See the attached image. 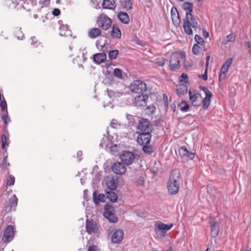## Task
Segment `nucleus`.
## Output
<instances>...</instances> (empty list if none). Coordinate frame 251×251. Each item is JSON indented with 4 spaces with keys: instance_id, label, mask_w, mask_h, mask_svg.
Segmentation results:
<instances>
[{
    "instance_id": "nucleus-1",
    "label": "nucleus",
    "mask_w": 251,
    "mask_h": 251,
    "mask_svg": "<svg viewBox=\"0 0 251 251\" xmlns=\"http://www.w3.org/2000/svg\"><path fill=\"white\" fill-rule=\"evenodd\" d=\"M182 6L184 10L186 11L185 18L183 19V27L185 33L192 35V28L196 29L199 27L197 21L192 14L193 11V4L189 2H185Z\"/></svg>"
},
{
    "instance_id": "nucleus-2",
    "label": "nucleus",
    "mask_w": 251,
    "mask_h": 251,
    "mask_svg": "<svg viewBox=\"0 0 251 251\" xmlns=\"http://www.w3.org/2000/svg\"><path fill=\"white\" fill-rule=\"evenodd\" d=\"M181 180L179 170L176 169L172 171L168 183V190L171 195L176 194L179 189Z\"/></svg>"
},
{
    "instance_id": "nucleus-3",
    "label": "nucleus",
    "mask_w": 251,
    "mask_h": 251,
    "mask_svg": "<svg viewBox=\"0 0 251 251\" xmlns=\"http://www.w3.org/2000/svg\"><path fill=\"white\" fill-rule=\"evenodd\" d=\"M185 56L183 53L174 52L171 56L170 68L172 71L179 69L180 63L185 61Z\"/></svg>"
},
{
    "instance_id": "nucleus-4",
    "label": "nucleus",
    "mask_w": 251,
    "mask_h": 251,
    "mask_svg": "<svg viewBox=\"0 0 251 251\" xmlns=\"http://www.w3.org/2000/svg\"><path fill=\"white\" fill-rule=\"evenodd\" d=\"M147 85L143 81L136 80L130 86V91L137 94H144L147 90Z\"/></svg>"
},
{
    "instance_id": "nucleus-5",
    "label": "nucleus",
    "mask_w": 251,
    "mask_h": 251,
    "mask_svg": "<svg viewBox=\"0 0 251 251\" xmlns=\"http://www.w3.org/2000/svg\"><path fill=\"white\" fill-rule=\"evenodd\" d=\"M152 125L150 122L146 119L141 118L138 124L137 132H152Z\"/></svg>"
},
{
    "instance_id": "nucleus-6",
    "label": "nucleus",
    "mask_w": 251,
    "mask_h": 251,
    "mask_svg": "<svg viewBox=\"0 0 251 251\" xmlns=\"http://www.w3.org/2000/svg\"><path fill=\"white\" fill-rule=\"evenodd\" d=\"M18 199L16 195L14 194L12 198L6 201L4 204L3 209L1 210V214L5 215L7 213L11 211L12 209L15 210V208L17 205Z\"/></svg>"
},
{
    "instance_id": "nucleus-7",
    "label": "nucleus",
    "mask_w": 251,
    "mask_h": 251,
    "mask_svg": "<svg viewBox=\"0 0 251 251\" xmlns=\"http://www.w3.org/2000/svg\"><path fill=\"white\" fill-rule=\"evenodd\" d=\"M97 24L99 27L106 30L110 28L112 22L106 15L102 14L98 17Z\"/></svg>"
},
{
    "instance_id": "nucleus-8",
    "label": "nucleus",
    "mask_w": 251,
    "mask_h": 251,
    "mask_svg": "<svg viewBox=\"0 0 251 251\" xmlns=\"http://www.w3.org/2000/svg\"><path fill=\"white\" fill-rule=\"evenodd\" d=\"M189 100L194 106L198 107L201 103V95L197 90H193L189 91Z\"/></svg>"
},
{
    "instance_id": "nucleus-9",
    "label": "nucleus",
    "mask_w": 251,
    "mask_h": 251,
    "mask_svg": "<svg viewBox=\"0 0 251 251\" xmlns=\"http://www.w3.org/2000/svg\"><path fill=\"white\" fill-rule=\"evenodd\" d=\"M120 158L124 164L130 165L134 160L135 155L131 151H124L120 155Z\"/></svg>"
},
{
    "instance_id": "nucleus-10",
    "label": "nucleus",
    "mask_w": 251,
    "mask_h": 251,
    "mask_svg": "<svg viewBox=\"0 0 251 251\" xmlns=\"http://www.w3.org/2000/svg\"><path fill=\"white\" fill-rule=\"evenodd\" d=\"M85 225L86 231L89 234L100 232L99 226L93 220L87 219Z\"/></svg>"
},
{
    "instance_id": "nucleus-11",
    "label": "nucleus",
    "mask_w": 251,
    "mask_h": 251,
    "mask_svg": "<svg viewBox=\"0 0 251 251\" xmlns=\"http://www.w3.org/2000/svg\"><path fill=\"white\" fill-rule=\"evenodd\" d=\"M200 88L201 90L203 91L205 94V98L203 99V108L204 109H207L210 105L211 102V99L212 97V94L208 88L205 86H201Z\"/></svg>"
},
{
    "instance_id": "nucleus-12",
    "label": "nucleus",
    "mask_w": 251,
    "mask_h": 251,
    "mask_svg": "<svg viewBox=\"0 0 251 251\" xmlns=\"http://www.w3.org/2000/svg\"><path fill=\"white\" fill-rule=\"evenodd\" d=\"M14 232L13 226L12 225L7 226L3 233L2 241L5 243H9L13 239Z\"/></svg>"
},
{
    "instance_id": "nucleus-13",
    "label": "nucleus",
    "mask_w": 251,
    "mask_h": 251,
    "mask_svg": "<svg viewBox=\"0 0 251 251\" xmlns=\"http://www.w3.org/2000/svg\"><path fill=\"white\" fill-rule=\"evenodd\" d=\"M138 136L137 142L141 145L149 144L151 140V133L150 132H138Z\"/></svg>"
},
{
    "instance_id": "nucleus-14",
    "label": "nucleus",
    "mask_w": 251,
    "mask_h": 251,
    "mask_svg": "<svg viewBox=\"0 0 251 251\" xmlns=\"http://www.w3.org/2000/svg\"><path fill=\"white\" fill-rule=\"evenodd\" d=\"M120 90L116 89L114 91L107 89V93L110 98H115L125 96L127 94L126 88L125 86H120Z\"/></svg>"
},
{
    "instance_id": "nucleus-15",
    "label": "nucleus",
    "mask_w": 251,
    "mask_h": 251,
    "mask_svg": "<svg viewBox=\"0 0 251 251\" xmlns=\"http://www.w3.org/2000/svg\"><path fill=\"white\" fill-rule=\"evenodd\" d=\"M173 226V224L166 225L163 223H160L156 225L155 233L156 234H159L161 236H164L166 231L171 229Z\"/></svg>"
},
{
    "instance_id": "nucleus-16",
    "label": "nucleus",
    "mask_w": 251,
    "mask_h": 251,
    "mask_svg": "<svg viewBox=\"0 0 251 251\" xmlns=\"http://www.w3.org/2000/svg\"><path fill=\"white\" fill-rule=\"evenodd\" d=\"M178 151L180 156L184 160H192L195 157V153L189 151L185 146L180 147Z\"/></svg>"
},
{
    "instance_id": "nucleus-17",
    "label": "nucleus",
    "mask_w": 251,
    "mask_h": 251,
    "mask_svg": "<svg viewBox=\"0 0 251 251\" xmlns=\"http://www.w3.org/2000/svg\"><path fill=\"white\" fill-rule=\"evenodd\" d=\"M110 208L111 207L107 204L104 207L103 216L109 222L115 223L117 222L118 219V217L115 216V214L110 211Z\"/></svg>"
},
{
    "instance_id": "nucleus-18",
    "label": "nucleus",
    "mask_w": 251,
    "mask_h": 251,
    "mask_svg": "<svg viewBox=\"0 0 251 251\" xmlns=\"http://www.w3.org/2000/svg\"><path fill=\"white\" fill-rule=\"evenodd\" d=\"M209 224L211 228V236L213 238H215L218 235L219 226L214 217H211L210 218Z\"/></svg>"
},
{
    "instance_id": "nucleus-19",
    "label": "nucleus",
    "mask_w": 251,
    "mask_h": 251,
    "mask_svg": "<svg viewBox=\"0 0 251 251\" xmlns=\"http://www.w3.org/2000/svg\"><path fill=\"white\" fill-rule=\"evenodd\" d=\"M113 172L117 175H122L125 173L126 168L123 162H115L112 166Z\"/></svg>"
},
{
    "instance_id": "nucleus-20",
    "label": "nucleus",
    "mask_w": 251,
    "mask_h": 251,
    "mask_svg": "<svg viewBox=\"0 0 251 251\" xmlns=\"http://www.w3.org/2000/svg\"><path fill=\"white\" fill-rule=\"evenodd\" d=\"M134 98L133 103L136 106H145L146 105L148 96L145 94H138Z\"/></svg>"
},
{
    "instance_id": "nucleus-21",
    "label": "nucleus",
    "mask_w": 251,
    "mask_h": 251,
    "mask_svg": "<svg viewBox=\"0 0 251 251\" xmlns=\"http://www.w3.org/2000/svg\"><path fill=\"white\" fill-rule=\"evenodd\" d=\"M124 236V231L122 229H117L111 236V242L113 243H118L121 242Z\"/></svg>"
},
{
    "instance_id": "nucleus-22",
    "label": "nucleus",
    "mask_w": 251,
    "mask_h": 251,
    "mask_svg": "<svg viewBox=\"0 0 251 251\" xmlns=\"http://www.w3.org/2000/svg\"><path fill=\"white\" fill-rule=\"evenodd\" d=\"M171 13L174 24L176 26H178L180 23V20L177 9L176 7H173Z\"/></svg>"
},
{
    "instance_id": "nucleus-23",
    "label": "nucleus",
    "mask_w": 251,
    "mask_h": 251,
    "mask_svg": "<svg viewBox=\"0 0 251 251\" xmlns=\"http://www.w3.org/2000/svg\"><path fill=\"white\" fill-rule=\"evenodd\" d=\"M105 183L107 186V190H115L117 187L118 182L114 177H107L105 179Z\"/></svg>"
},
{
    "instance_id": "nucleus-24",
    "label": "nucleus",
    "mask_w": 251,
    "mask_h": 251,
    "mask_svg": "<svg viewBox=\"0 0 251 251\" xmlns=\"http://www.w3.org/2000/svg\"><path fill=\"white\" fill-rule=\"evenodd\" d=\"M102 6L104 9L114 10L116 7L115 0H103Z\"/></svg>"
},
{
    "instance_id": "nucleus-25",
    "label": "nucleus",
    "mask_w": 251,
    "mask_h": 251,
    "mask_svg": "<svg viewBox=\"0 0 251 251\" xmlns=\"http://www.w3.org/2000/svg\"><path fill=\"white\" fill-rule=\"evenodd\" d=\"M60 35L61 36H71L72 31L67 25L62 24L60 26Z\"/></svg>"
},
{
    "instance_id": "nucleus-26",
    "label": "nucleus",
    "mask_w": 251,
    "mask_h": 251,
    "mask_svg": "<svg viewBox=\"0 0 251 251\" xmlns=\"http://www.w3.org/2000/svg\"><path fill=\"white\" fill-rule=\"evenodd\" d=\"M106 59V55L104 52L97 53L93 56L94 61L98 64L104 62Z\"/></svg>"
},
{
    "instance_id": "nucleus-27",
    "label": "nucleus",
    "mask_w": 251,
    "mask_h": 251,
    "mask_svg": "<svg viewBox=\"0 0 251 251\" xmlns=\"http://www.w3.org/2000/svg\"><path fill=\"white\" fill-rule=\"evenodd\" d=\"M117 17L123 24H127L129 23L130 18L129 15L126 12L121 11L118 13Z\"/></svg>"
},
{
    "instance_id": "nucleus-28",
    "label": "nucleus",
    "mask_w": 251,
    "mask_h": 251,
    "mask_svg": "<svg viewBox=\"0 0 251 251\" xmlns=\"http://www.w3.org/2000/svg\"><path fill=\"white\" fill-rule=\"evenodd\" d=\"M93 199L94 203L97 205L100 202H104L105 201V195L103 194H100L97 197V193L95 191L93 194Z\"/></svg>"
},
{
    "instance_id": "nucleus-29",
    "label": "nucleus",
    "mask_w": 251,
    "mask_h": 251,
    "mask_svg": "<svg viewBox=\"0 0 251 251\" xmlns=\"http://www.w3.org/2000/svg\"><path fill=\"white\" fill-rule=\"evenodd\" d=\"M114 190H105V193L107 195V198L110 201L114 202H116L118 199L117 195L113 191Z\"/></svg>"
},
{
    "instance_id": "nucleus-30",
    "label": "nucleus",
    "mask_w": 251,
    "mask_h": 251,
    "mask_svg": "<svg viewBox=\"0 0 251 251\" xmlns=\"http://www.w3.org/2000/svg\"><path fill=\"white\" fill-rule=\"evenodd\" d=\"M121 31L118 25L116 24L113 25L111 35L113 38L119 39L121 37Z\"/></svg>"
},
{
    "instance_id": "nucleus-31",
    "label": "nucleus",
    "mask_w": 251,
    "mask_h": 251,
    "mask_svg": "<svg viewBox=\"0 0 251 251\" xmlns=\"http://www.w3.org/2000/svg\"><path fill=\"white\" fill-rule=\"evenodd\" d=\"M122 8L127 11L132 8V3L130 0H121Z\"/></svg>"
},
{
    "instance_id": "nucleus-32",
    "label": "nucleus",
    "mask_w": 251,
    "mask_h": 251,
    "mask_svg": "<svg viewBox=\"0 0 251 251\" xmlns=\"http://www.w3.org/2000/svg\"><path fill=\"white\" fill-rule=\"evenodd\" d=\"M101 34V30L98 28L91 29L88 33V35L91 38H95Z\"/></svg>"
},
{
    "instance_id": "nucleus-33",
    "label": "nucleus",
    "mask_w": 251,
    "mask_h": 251,
    "mask_svg": "<svg viewBox=\"0 0 251 251\" xmlns=\"http://www.w3.org/2000/svg\"><path fill=\"white\" fill-rule=\"evenodd\" d=\"M232 62V58H229L222 66L220 72L222 73H226L228 71L229 67L230 66Z\"/></svg>"
},
{
    "instance_id": "nucleus-34",
    "label": "nucleus",
    "mask_w": 251,
    "mask_h": 251,
    "mask_svg": "<svg viewBox=\"0 0 251 251\" xmlns=\"http://www.w3.org/2000/svg\"><path fill=\"white\" fill-rule=\"evenodd\" d=\"M187 86L186 84H180L176 89L177 93L178 95H184L187 92Z\"/></svg>"
},
{
    "instance_id": "nucleus-35",
    "label": "nucleus",
    "mask_w": 251,
    "mask_h": 251,
    "mask_svg": "<svg viewBox=\"0 0 251 251\" xmlns=\"http://www.w3.org/2000/svg\"><path fill=\"white\" fill-rule=\"evenodd\" d=\"M178 106L180 107V109L181 111L186 112L189 108V104L186 101H182L179 103Z\"/></svg>"
},
{
    "instance_id": "nucleus-36",
    "label": "nucleus",
    "mask_w": 251,
    "mask_h": 251,
    "mask_svg": "<svg viewBox=\"0 0 251 251\" xmlns=\"http://www.w3.org/2000/svg\"><path fill=\"white\" fill-rule=\"evenodd\" d=\"M119 53V50H112L109 52V58L110 59H115L117 58Z\"/></svg>"
},
{
    "instance_id": "nucleus-37",
    "label": "nucleus",
    "mask_w": 251,
    "mask_h": 251,
    "mask_svg": "<svg viewBox=\"0 0 251 251\" xmlns=\"http://www.w3.org/2000/svg\"><path fill=\"white\" fill-rule=\"evenodd\" d=\"M15 34L18 39L22 40L24 37V34L21 31V28H17L15 31Z\"/></svg>"
},
{
    "instance_id": "nucleus-38",
    "label": "nucleus",
    "mask_w": 251,
    "mask_h": 251,
    "mask_svg": "<svg viewBox=\"0 0 251 251\" xmlns=\"http://www.w3.org/2000/svg\"><path fill=\"white\" fill-rule=\"evenodd\" d=\"M142 149L144 152L150 154L152 153L153 151L152 147L147 145H144Z\"/></svg>"
},
{
    "instance_id": "nucleus-39",
    "label": "nucleus",
    "mask_w": 251,
    "mask_h": 251,
    "mask_svg": "<svg viewBox=\"0 0 251 251\" xmlns=\"http://www.w3.org/2000/svg\"><path fill=\"white\" fill-rule=\"evenodd\" d=\"M32 6L33 3H31V4L29 5L28 0H25L23 3V8L25 9L27 11H30L31 7H32Z\"/></svg>"
},
{
    "instance_id": "nucleus-40",
    "label": "nucleus",
    "mask_w": 251,
    "mask_h": 251,
    "mask_svg": "<svg viewBox=\"0 0 251 251\" xmlns=\"http://www.w3.org/2000/svg\"><path fill=\"white\" fill-rule=\"evenodd\" d=\"M10 166V163L7 162V156L5 157L2 161L1 167L3 170L7 169Z\"/></svg>"
},
{
    "instance_id": "nucleus-41",
    "label": "nucleus",
    "mask_w": 251,
    "mask_h": 251,
    "mask_svg": "<svg viewBox=\"0 0 251 251\" xmlns=\"http://www.w3.org/2000/svg\"><path fill=\"white\" fill-rule=\"evenodd\" d=\"M0 106L1 107L2 110L7 113V103L6 101L4 99V98L3 97L2 100H1L0 103Z\"/></svg>"
},
{
    "instance_id": "nucleus-42",
    "label": "nucleus",
    "mask_w": 251,
    "mask_h": 251,
    "mask_svg": "<svg viewBox=\"0 0 251 251\" xmlns=\"http://www.w3.org/2000/svg\"><path fill=\"white\" fill-rule=\"evenodd\" d=\"M235 40V35L234 34H230L226 37L224 41H225L226 43H227V42H234Z\"/></svg>"
},
{
    "instance_id": "nucleus-43",
    "label": "nucleus",
    "mask_w": 251,
    "mask_h": 251,
    "mask_svg": "<svg viewBox=\"0 0 251 251\" xmlns=\"http://www.w3.org/2000/svg\"><path fill=\"white\" fill-rule=\"evenodd\" d=\"M1 119L5 125H7L10 121V118L8 115V112L6 113L5 112L2 114Z\"/></svg>"
},
{
    "instance_id": "nucleus-44",
    "label": "nucleus",
    "mask_w": 251,
    "mask_h": 251,
    "mask_svg": "<svg viewBox=\"0 0 251 251\" xmlns=\"http://www.w3.org/2000/svg\"><path fill=\"white\" fill-rule=\"evenodd\" d=\"M201 47L198 44H195L192 48V51L195 55H198L200 53Z\"/></svg>"
},
{
    "instance_id": "nucleus-45",
    "label": "nucleus",
    "mask_w": 251,
    "mask_h": 251,
    "mask_svg": "<svg viewBox=\"0 0 251 251\" xmlns=\"http://www.w3.org/2000/svg\"><path fill=\"white\" fill-rule=\"evenodd\" d=\"M114 75L119 78H122V70L119 68H116L114 70Z\"/></svg>"
},
{
    "instance_id": "nucleus-46",
    "label": "nucleus",
    "mask_w": 251,
    "mask_h": 251,
    "mask_svg": "<svg viewBox=\"0 0 251 251\" xmlns=\"http://www.w3.org/2000/svg\"><path fill=\"white\" fill-rule=\"evenodd\" d=\"M195 38L198 44L202 45L204 43V40L200 35H196Z\"/></svg>"
},
{
    "instance_id": "nucleus-47",
    "label": "nucleus",
    "mask_w": 251,
    "mask_h": 251,
    "mask_svg": "<svg viewBox=\"0 0 251 251\" xmlns=\"http://www.w3.org/2000/svg\"><path fill=\"white\" fill-rule=\"evenodd\" d=\"M111 127L116 128L121 126V124L116 119H113L111 122Z\"/></svg>"
},
{
    "instance_id": "nucleus-48",
    "label": "nucleus",
    "mask_w": 251,
    "mask_h": 251,
    "mask_svg": "<svg viewBox=\"0 0 251 251\" xmlns=\"http://www.w3.org/2000/svg\"><path fill=\"white\" fill-rule=\"evenodd\" d=\"M39 3L42 8L44 7H47L50 4V0H40Z\"/></svg>"
},
{
    "instance_id": "nucleus-49",
    "label": "nucleus",
    "mask_w": 251,
    "mask_h": 251,
    "mask_svg": "<svg viewBox=\"0 0 251 251\" xmlns=\"http://www.w3.org/2000/svg\"><path fill=\"white\" fill-rule=\"evenodd\" d=\"M15 183V177L13 176H10L7 180V185H13Z\"/></svg>"
},
{
    "instance_id": "nucleus-50",
    "label": "nucleus",
    "mask_w": 251,
    "mask_h": 251,
    "mask_svg": "<svg viewBox=\"0 0 251 251\" xmlns=\"http://www.w3.org/2000/svg\"><path fill=\"white\" fill-rule=\"evenodd\" d=\"M165 59L163 58H158L156 59V64L160 66H162L165 64Z\"/></svg>"
},
{
    "instance_id": "nucleus-51",
    "label": "nucleus",
    "mask_w": 251,
    "mask_h": 251,
    "mask_svg": "<svg viewBox=\"0 0 251 251\" xmlns=\"http://www.w3.org/2000/svg\"><path fill=\"white\" fill-rule=\"evenodd\" d=\"M7 138L5 135L3 134L1 136V148L4 149L6 147Z\"/></svg>"
},
{
    "instance_id": "nucleus-52",
    "label": "nucleus",
    "mask_w": 251,
    "mask_h": 251,
    "mask_svg": "<svg viewBox=\"0 0 251 251\" xmlns=\"http://www.w3.org/2000/svg\"><path fill=\"white\" fill-rule=\"evenodd\" d=\"M180 77L181 78L180 81H184L185 83H187L188 82V77L186 74L182 73Z\"/></svg>"
},
{
    "instance_id": "nucleus-53",
    "label": "nucleus",
    "mask_w": 251,
    "mask_h": 251,
    "mask_svg": "<svg viewBox=\"0 0 251 251\" xmlns=\"http://www.w3.org/2000/svg\"><path fill=\"white\" fill-rule=\"evenodd\" d=\"M88 251H100L97 246L93 245L89 247Z\"/></svg>"
},
{
    "instance_id": "nucleus-54",
    "label": "nucleus",
    "mask_w": 251,
    "mask_h": 251,
    "mask_svg": "<svg viewBox=\"0 0 251 251\" xmlns=\"http://www.w3.org/2000/svg\"><path fill=\"white\" fill-rule=\"evenodd\" d=\"M52 14L55 16H57L60 14V11L58 8H55L53 9L52 12Z\"/></svg>"
},
{
    "instance_id": "nucleus-55",
    "label": "nucleus",
    "mask_w": 251,
    "mask_h": 251,
    "mask_svg": "<svg viewBox=\"0 0 251 251\" xmlns=\"http://www.w3.org/2000/svg\"><path fill=\"white\" fill-rule=\"evenodd\" d=\"M207 71L208 68H206L204 74L201 75V77L204 80H207L208 79Z\"/></svg>"
},
{
    "instance_id": "nucleus-56",
    "label": "nucleus",
    "mask_w": 251,
    "mask_h": 251,
    "mask_svg": "<svg viewBox=\"0 0 251 251\" xmlns=\"http://www.w3.org/2000/svg\"><path fill=\"white\" fill-rule=\"evenodd\" d=\"M137 183L140 185H143L144 183L143 177L142 176L139 177L138 179L137 180Z\"/></svg>"
},
{
    "instance_id": "nucleus-57",
    "label": "nucleus",
    "mask_w": 251,
    "mask_h": 251,
    "mask_svg": "<svg viewBox=\"0 0 251 251\" xmlns=\"http://www.w3.org/2000/svg\"><path fill=\"white\" fill-rule=\"evenodd\" d=\"M226 78V74L225 73H222V72H220V74L219 75V80L220 81H222Z\"/></svg>"
},
{
    "instance_id": "nucleus-58",
    "label": "nucleus",
    "mask_w": 251,
    "mask_h": 251,
    "mask_svg": "<svg viewBox=\"0 0 251 251\" xmlns=\"http://www.w3.org/2000/svg\"><path fill=\"white\" fill-rule=\"evenodd\" d=\"M126 119L129 123H131L134 119V116L132 115L127 114L126 115Z\"/></svg>"
},
{
    "instance_id": "nucleus-59",
    "label": "nucleus",
    "mask_w": 251,
    "mask_h": 251,
    "mask_svg": "<svg viewBox=\"0 0 251 251\" xmlns=\"http://www.w3.org/2000/svg\"><path fill=\"white\" fill-rule=\"evenodd\" d=\"M202 35L204 38H207L209 36V33L205 29H203Z\"/></svg>"
},
{
    "instance_id": "nucleus-60",
    "label": "nucleus",
    "mask_w": 251,
    "mask_h": 251,
    "mask_svg": "<svg viewBox=\"0 0 251 251\" xmlns=\"http://www.w3.org/2000/svg\"><path fill=\"white\" fill-rule=\"evenodd\" d=\"M82 155V152L81 151H78L77 152V158H78V161H80L82 159L81 158H80V157Z\"/></svg>"
},
{
    "instance_id": "nucleus-61",
    "label": "nucleus",
    "mask_w": 251,
    "mask_h": 251,
    "mask_svg": "<svg viewBox=\"0 0 251 251\" xmlns=\"http://www.w3.org/2000/svg\"><path fill=\"white\" fill-rule=\"evenodd\" d=\"M210 56L209 55H207L206 58V63L205 66L206 68H208L209 65V61L210 60Z\"/></svg>"
},
{
    "instance_id": "nucleus-62",
    "label": "nucleus",
    "mask_w": 251,
    "mask_h": 251,
    "mask_svg": "<svg viewBox=\"0 0 251 251\" xmlns=\"http://www.w3.org/2000/svg\"><path fill=\"white\" fill-rule=\"evenodd\" d=\"M31 45H35V43H36L37 42V40L35 39V37H31Z\"/></svg>"
},
{
    "instance_id": "nucleus-63",
    "label": "nucleus",
    "mask_w": 251,
    "mask_h": 251,
    "mask_svg": "<svg viewBox=\"0 0 251 251\" xmlns=\"http://www.w3.org/2000/svg\"><path fill=\"white\" fill-rule=\"evenodd\" d=\"M104 140H105V139L104 138L102 139L101 143L100 144V146H101L102 148H103L104 146H106V145L104 144Z\"/></svg>"
},
{
    "instance_id": "nucleus-64",
    "label": "nucleus",
    "mask_w": 251,
    "mask_h": 251,
    "mask_svg": "<svg viewBox=\"0 0 251 251\" xmlns=\"http://www.w3.org/2000/svg\"><path fill=\"white\" fill-rule=\"evenodd\" d=\"M148 108L149 109H150V111L151 112H153L154 111V110H155V107H154L153 106H149L148 107Z\"/></svg>"
}]
</instances>
